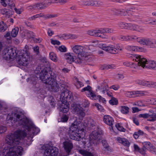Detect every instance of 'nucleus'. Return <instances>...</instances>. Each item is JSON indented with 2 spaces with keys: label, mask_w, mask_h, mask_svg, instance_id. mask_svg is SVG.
Segmentation results:
<instances>
[{
  "label": "nucleus",
  "mask_w": 156,
  "mask_h": 156,
  "mask_svg": "<svg viewBox=\"0 0 156 156\" xmlns=\"http://www.w3.org/2000/svg\"><path fill=\"white\" fill-rule=\"evenodd\" d=\"M7 120H13L18 122L20 126L26 129L28 132V136L32 139L34 136L37 135L39 132L40 129L35 126L26 117H23V115L18 113L14 112L9 113L7 117Z\"/></svg>",
  "instance_id": "nucleus-1"
},
{
  "label": "nucleus",
  "mask_w": 156,
  "mask_h": 156,
  "mask_svg": "<svg viewBox=\"0 0 156 156\" xmlns=\"http://www.w3.org/2000/svg\"><path fill=\"white\" fill-rule=\"evenodd\" d=\"M50 69L49 66L41 69L40 67L38 66L34 72L37 75L39 76V78L43 82L50 86L51 90L54 92H57L59 90V85L56 80L51 78L48 75V72Z\"/></svg>",
  "instance_id": "nucleus-2"
},
{
  "label": "nucleus",
  "mask_w": 156,
  "mask_h": 156,
  "mask_svg": "<svg viewBox=\"0 0 156 156\" xmlns=\"http://www.w3.org/2000/svg\"><path fill=\"white\" fill-rule=\"evenodd\" d=\"M81 123L76 121L72 123L69 129V135L70 139L76 141H80L83 137L82 133L83 131L81 130Z\"/></svg>",
  "instance_id": "nucleus-3"
},
{
  "label": "nucleus",
  "mask_w": 156,
  "mask_h": 156,
  "mask_svg": "<svg viewBox=\"0 0 156 156\" xmlns=\"http://www.w3.org/2000/svg\"><path fill=\"white\" fill-rule=\"evenodd\" d=\"M27 133L24 130H17L14 133L9 134L6 137V143L10 145H15L18 144L21 138H23L27 136Z\"/></svg>",
  "instance_id": "nucleus-4"
},
{
  "label": "nucleus",
  "mask_w": 156,
  "mask_h": 156,
  "mask_svg": "<svg viewBox=\"0 0 156 156\" xmlns=\"http://www.w3.org/2000/svg\"><path fill=\"white\" fill-rule=\"evenodd\" d=\"M134 58L136 63H132L131 67L136 68L137 67V66L136 67L134 65H137L138 66H141L143 68H146L149 69H154L156 67V62L154 61H147V60L143 56L138 55H135Z\"/></svg>",
  "instance_id": "nucleus-5"
},
{
  "label": "nucleus",
  "mask_w": 156,
  "mask_h": 156,
  "mask_svg": "<svg viewBox=\"0 0 156 156\" xmlns=\"http://www.w3.org/2000/svg\"><path fill=\"white\" fill-rule=\"evenodd\" d=\"M62 98V103L60 106V111L64 113H66L69 110V105L68 104V102H70L72 100V95L71 92L68 89L62 91L60 96Z\"/></svg>",
  "instance_id": "nucleus-6"
},
{
  "label": "nucleus",
  "mask_w": 156,
  "mask_h": 156,
  "mask_svg": "<svg viewBox=\"0 0 156 156\" xmlns=\"http://www.w3.org/2000/svg\"><path fill=\"white\" fill-rule=\"evenodd\" d=\"M29 54L26 50L24 52L21 51V54L19 55L17 58V63L20 66H27L29 62Z\"/></svg>",
  "instance_id": "nucleus-7"
},
{
  "label": "nucleus",
  "mask_w": 156,
  "mask_h": 156,
  "mask_svg": "<svg viewBox=\"0 0 156 156\" xmlns=\"http://www.w3.org/2000/svg\"><path fill=\"white\" fill-rule=\"evenodd\" d=\"M23 148L20 146H16L10 148L6 152V156H21L23 154Z\"/></svg>",
  "instance_id": "nucleus-8"
},
{
  "label": "nucleus",
  "mask_w": 156,
  "mask_h": 156,
  "mask_svg": "<svg viewBox=\"0 0 156 156\" xmlns=\"http://www.w3.org/2000/svg\"><path fill=\"white\" fill-rule=\"evenodd\" d=\"M73 51L78 56L84 57L86 55V52H89L90 48L88 46L83 47L80 45H75L72 48Z\"/></svg>",
  "instance_id": "nucleus-9"
},
{
  "label": "nucleus",
  "mask_w": 156,
  "mask_h": 156,
  "mask_svg": "<svg viewBox=\"0 0 156 156\" xmlns=\"http://www.w3.org/2000/svg\"><path fill=\"white\" fill-rule=\"evenodd\" d=\"M58 153V150L57 148L48 145L45 147L44 156H57Z\"/></svg>",
  "instance_id": "nucleus-10"
},
{
  "label": "nucleus",
  "mask_w": 156,
  "mask_h": 156,
  "mask_svg": "<svg viewBox=\"0 0 156 156\" xmlns=\"http://www.w3.org/2000/svg\"><path fill=\"white\" fill-rule=\"evenodd\" d=\"M99 133L95 131H93L90 135V142L91 146H95L99 143Z\"/></svg>",
  "instance_id": "nucleus-11"
},
{
  "label": "nucleus",
  "mask_w": 156,
  "mask_h": 156,
  "mask_svg": "<svg viewBox=\"0 0 156 156\" xmlns=\"http://www.w3.org/2000/svg\"><path fill=\"white\" fill-rule=\"evenodd\" d=\"M73 109L75 111V113L77 114L80 118L84 117L85 113L83 108L81 107L80 105L76 104H73Z\"/></svg>",
  "instance_id": "nucleus-12"
},
{
  "label": "nucleus",
  "mask_w": 156,
  "mask_h": 156,
  "mask_svg": "<svg viewBox=\"0 0 156 156\" xmlns=\"http://www.w3.org/2000/svg\"><path fill=\"white\" fill-rule=\"evenodd\" d=\"M102 49L105 51H108L110 53L112 54H115L117 53L116 51L118 49L120 51L122 50V48L119 46H117L116 48L114 47L113 45L107 46L105 44L102 45Z\"/></svg>",
  "instance_id": "nucleus-13"
},
{
  "label": "nucleus",
  "mask_w": 156,
  "mask_h": 156,
  "mask_svg": "<svg viewBox=\"0 0 156 156\" xmlns=\"http://www.w3.org/2000/svg\"><path fill=\"white\" fill-rule=\"evenodd\" d=\"M153 38L142 37L140 44L151 48Z\"/></svg>",
  "instance_id": "nucleus-14"
},
{
  "label": "nucleus",
  "mask_w": 156,
  "mask_h": 156,
  "mask_svg": "<svg viewBox=\"0 0 156 156\" xmlns=\"http://www.w3.org/2000/svg\"><path fill=\"white\" fill-rule=\"evenodd\" d=\"M153 38L142 37L140 44L151 48Z\"/></svg>",
  "instance_id": "nucleus-15"
},
{
  "label": "nucleus",
  "mask_w": 156,
  "mask_h": 156,
  "mask_svg": "<svg viewBox=\"0 0 156 156\" xmlns=\"http://www.w3.org/2000/svg\"><path fill=\"white\" fill-rule=\"evenodd\" d=\"M103 120L105 123L111 126V128L112 129V125L114 120L112 117L108 115H105L103 117Z\"/></svg>",
  "instance_id": "nucleus-16"
},
{
  "label": "nucleus",
  "mask_w": 156,
  "mask_h": 156,
  "mask_svg": "<svg viewBox=\"0 0 156 156\" xmlns=\"http://www.w3.org/2000/svg\"><path fill=\"white\" fill-rule=\"evenodd\" d=\"M87 34L91 36L99 37L103 38V36L101 35V29L98 30H92L87 31Z\"/></svg>",
  "instance_id": "nucleus-17"
},
{
  "label": "nucleus",
  "mask_w": 156,
  "mask_h": 156,
  "mask_svg": "<svg viewBox=\"0 0 156 156\" xmlns=\"http://www.w3.org/2000/svg\"><path fill=\"white\" fill-rule=\"evenodd\" d=\"M65 150L67 153H69L73 147L72 143L68 141H65L63 143Z\"/></svg>",
  "instance_id": "nucleus-18"
},
{
  "label": "nucleus",
  "mask_w": 156,
  "mask_h": 156,
  "mask_svg": "<svg viewBox=\"0 0 156 156\" xmlns=\"http://www.w3.org/2000/svg\"><path fill=\"white\" fill-rule=\"evenodd\" d=\"M108 86L106 82H103L101 83L100 86L97 87L98 89L100 90L103 94L108 90Z\"/></svg>",
  "instance_id": "nucleus-19"
},
{
  "label": "nucleus",
  "mask_w": 156,
  "mask_h": 156,
  "mask_svg": "<svg viewBox=\"0 0 156 156\" xmlns=\"http://www.w3.org/2000/svg\"><path fill=\"white\" fill-rule=\"evenodd\" d=\"M125 48L129 51H142L143 49V48L142 47L132 45L127 46Z\"/></svg>",
  "instance_id": "nucleus-20"
},
{
  "label": "nucleus",
  "mask_w": 156,
  "mask_h": 156,
  "mask_svg": "<svg viewBox=\"0 0 156 156\" xmlns=\"http://www.w3.org/2000/svg\"><path fill=\"white\" fill-rule=\"evenodd\" d=\"M112 13L114 15H120L122 16H125L126 15L127 11L123 9H113L111 10Z\"/></svg>",
  "instance_id": "nucleus-21"
},
{
  "label": "nucleus",
  "mask_w": 156,
  "mask_h": 156,
  "mask_svg": "<svg viewBox=\"0 0 156 156\" xmlns=\"http://www.w3.org/2000/svg\"><path fill=\"white\" fill-rule=\"evenodd\" d=\"M1 3L4 7H6L8 5L11 9H12L15 5L12 0H2Z\"/></svg>",
  "instance_id": "nucleus-22"
},
{
  "label": "nucleus",
  "mask_w": 156,
  "mask_h": 156,
  "mask_svg": "<svg viewBox=\"0 0 156 156\" xmlns=\"http://www.w3.org/2000/svg\"><path fill=\"white\" fill-rule=\"evenodd\" d=\"M35 74L37 76L35 75L31 76L27 79V81L28 82H29L30 83L35 85L37 83V80L38 78H39V76L37 75L36 73Z\"/></svg>",
  "instance_id": "nucleus-23"
},
{
  "label": "nucleus",
  "mask_w": 156,
  "mask_h": 156,
  "mask_svg": "<svg viewBox=\"0 0 156 156\" xmlns=\"http://www.w3.org/2000/svg\"><path fill=\"white\" fill-rule=\"evenodd\" d=\"M2 55L3 58L7 60H11V56L9 51L8 47L5 48L3 51Z\"/></svg>",
  "instance_id": "nucleus-24"
},
{
  "label": "nucleus",
  "mask_w": 156,
  "mask_h": 156,
  "mask_svg": "<svg viewBox=\"0 0 156 156\" xmlns=\"http://www.w3.org/2000/svg\"><path fill=\"white\" fill-rule=\"evenodd\" d=\"M117 140L120 143H121L124 146L129 147L130 143L128 140L125 138L118 137L117 138Z\"/></svg>",
  "instance_id": "nucleus-25"
},
{
  "label": "nucleus",
  "mask_w": 156,
  "mask_h": 156,
  "mask_svg": "<svg viewBox=\"0 0 156 156\" xmlns=\"http://www.w3.org/2000/svg\"><path fill=\"white\" fill-rule=\"evenodd\" d=\"M64 57L67 60V62L70 64L74 62L75 58H76L75 57H74L73 55H71L70 53H67L65 54L64 55Z\"/></svg>",
  "instance_id": "nucleus-26"
},
{
  "label": "nucleus",
  "mask_w": 156,
  "mask_h": 156,
  "mask_svg": "<svg viewBox=\"0 0 156 156\" xmlns=\"http://www.w3.org/2000/svg\"><path fill=\"white\" fill-rule=\"evenodd\" d=\"M9 51L10 53V55L11 56V59H13L16 56L17 54L15 48H12L11 46L8 47Z\"/></svg>",
  "instance_id": "nucleus-27"
},
{
  "label": "nucleus",
  "mask_w": 156,
  "mask_h": 156,
  "mask_svg": "<svg viewBox=\"0 0 156 156\" xmlns=\"http://www.w3.org/2000/svg\"><path fill=\"white\" fill-rule=\"evenodd\" d=\"M142 86L156 88V82L143 80Z\"/></svg>",
  "instance_id": "nucleus-28"
},
{
  "label": "nucleus",
  "mask_w": 156,
  "mask_h": 156,
  "mask_svg": "<svg viewBox=\"0 0 156 156\" xmlns=\"http://www.w3.org/2000/svg\"><path fill=\"white\" fill-rule=\"evenodd\" d=\"M31 7H32L33 9H42L45 8L43 2L31 5Z\"/></svg>",
  "instance_id": "nucleus-29"
},
{
  "label": "nucleus",
  "mask_w": 156,
  "mask_h": 156,
  "mask_svg": "<svg viewBox=\"0 0 156 156\" xmlns=\"http://www.w3.org/2000/svg\"><path fill=\"white\" fill-rule=\"evenodd\" d=\"M142 37H138L134 35H129V41H135L140 44Z\"/></svg>",
  "instance_id": "nucleus-30"
},
{
  "label": "nucleus",
  "mask_w": 156,
  "mask_h": 156,
  "mask_svg": "<svg viewBox=\"0 0 156 156\" xmlns=\"http://www.w3.org/2000/svg\"><path fill=\"white\" fill-rule=\"evenodd\" d=\"M86 95L87 97L92 100H95L97 98V96L95 94L92 90L89 92H87L86 93Z\"/></svg>",
  "instance_id": "nucleus-31"
},
{
  "label": "nucleus",
  "mask_w": 156,
  "mask_h": 156,
  "mask_svg": "<svg viewBox=\"0 0 156 156\" xmlns=\"http://www.w3.org/2000/svg\"><path fill=\"white\" fill-rule=\"evenodd\" d=\"M59 84L60 86V88L61 91H63L66 90V89H68V86L66 85V83L64 81L60 80Z\"/></svg>",
  "instance_id": "nucleus-32"
},
{
  "label": "nucleus",
  "mask_w": 156,
  "mask_h": 156,
  "mask_svg": "<svg viewBox=\"0 0 156 156\" xmlns=\"http://www.w3.org/2000/svg\"><path fill=\"white\" fill-rule=\"evenodd\" d=\"M7 25L3 21L0 22V32H4L7 30Z\"/></svg>",
  "instance_id": "nucleus-33"
},
{
  "label": "nucleus",
  "mask_w": 156,
  "mask_h": 156,
  "mask_svg": "<svg viewBox=\"0 0 156 156\" xmlns=\"http://www.w3.org/2000/svg\"><path fill=\"white\" fill-rule=\"evenodd\" d=\"M135 97H141L146 95L147 93L146 91H134Z\"/></svg>",
  "instance_id": "nucleus-34"
},
{
  "label": "nucleus",
  "mask_w": 156,
  "mask_h": 156,
  "mask_svg": "<svg viewBox=\"0 0 156 156\" xmlns=\"http://www.w3.org/2000/svg\"><path fill=\"white\" fill-rule=\"evenodd\" d=\"M144 148L148 150L151 151L153 147L152 145L149 142H145L143 143Z\"/></svg>",
  "instance_id": "nucleus-35"
},
{
  "label": "nucleus",
  "mask_w": 156,
  "mask_h": 156,
  "mask_svg": "<svg viewBox=\"0 0 156 156\" xmlns=\"http://www.w3.org/2000/svg\"><path fill=\"white\" fill-rule=\"evenodd\" d=\"M101 34L104 33H112L114 32L112 29L109 28H101Z\"/></svg>",
  "instance_id": "nucleus-36"
},
{
  "label": "nucleus",
  "mask_w": 156,
  "mask_h": 156,
  "mask_svg": "<svg viewBox=\"0 0 156 156\" xmlns=\"http://www.w3.org/2000/svg\"><path fill=\"white\" fill-rule=\"evenodd\" d=\"M50 69L48 72V74L49 76H50L51 78L55 80H56V77L57 75V72L55 71H51L50 70Z\"/></svg>",
  "instance_id": "nucleus-37"
},
{
  "label": "nucleus",
  "mask_w": 156,
  "mask_h": 156,
  "mask_svg": "<svg viewBox=\"0 0 156 156\" xmlns=\"http://www.w3.org/2000/svg\"><path fill=\"white\" fill-rule=\"evenodd\" d=\"M130 23H127L123 22H120L119 23V26L122 29H125L129 30V25Z\"/></svg>",
  "instance_id": "nucleus-38"
},
{
  "label": "nucleus",
  "mask_w": 156,
  "mask_h": 156,
  "mask_svg": "<svg viewBox=\"0 0 156 156\" xmlns=\"http://www.w3.org/2000/svg\"><path fill=\"white\" fill-rule=\"evenodd\" d=\"M42 14V17L45 19H50L52 18H54L57 17L58 16V14H47L46 15H44L43 13H40Z\"/></svg>",
  "instance_id": "nucleus-39"
},
{
  "label": "nucleus",
  "mask_w": 156,
  "mask_h": 156,
  "mask_svg": "<svg viewBox=\"0 0 156 156\" xmlns=\"http://www.w3.org/2000/svg\"><path fill=\"white\" fill-rule=\"evenodd\" d=\"M19 29L18 27H15L13 29L11 32V36L13 37H16L18 34Z\"/></svg>",
  "instance_id": "nucleus-40"
},
{
  "label": "nucleus",
  "mask_w": 156,
  "mask_h": 156,
  "mask_svg": "<svg viewBox=\"0 0 156 156\" xmlns=\"http://www.w3.org/2000/svg\"><path fill=\"white\" fill-rule=\"evenodd\" d=\"M79 153L83 156H93L91 153L82 149L79 151Z\"/></svg>",
  "instance_id": "nucleus-41"
},
{
  "label": "nucleus",
  "mask_w": 156,
  "mask_h": 156,
  "mask_svg": "<svg viewBox=\"0 0 156 156\" xmlns=\"http://www.w3.org/2000/svg\"><path fill=\"white\" fill-rule=\"evenodd\" d=\"M114 67L113 65L104 64L101 66L100 69L102 70L108 69H112Z\"/></svg>",
  "instance_id": "nucleus-42"
},
{
  "label": "nucleus",
  "mask_w": 156,
  "mask_h": 156,
  "mask_svg": "<svg viewBox=\"0 0 156 156\" xmlns=\"http://www.w3.org/2000/svg\"><path fill=\"white\" fill-rule=\"evenodd\" d=\"M144 133L143 131L139 130L137 132H135L134 133L133 136L134 137L135 139H137L140 136L142 135H143Z\"/></svg>",
  "instance_id": "nucleus-43"
},
{
  "label": "nucleus",
  "mask_w": 156,
  "mask_h": 156,
  "mask_svg": "<svg viewBox=\"0 0 156 156\" xmlns=\"http://www.w3.org/2000/svg\"><path fill=\"white\" fill-rule=\"evenodd\" d=\"M49 57L52 60L55 62L57 61V57L56 54L53 52H51L49 54Z\"/></svg>",
  "instance_id": "nucleus-44"
},
{
  "label": "nucleus",
  "mask_w": 156,
  "mask_h": 156,
  "mask_svg": "<svg viewBox=\"0 0 156 156\" xmlns=\"http://www.w3.org/2000/svg\"><path fill=\"white\" fill-rule=\"evenodd\" d=\"M120 111L123 114H127L129 112V108L127 106H122L121 107Z\"/></svg>",
  "instance_id": "nucleus-45"
},
{
  "label": "nucleus",
  "mask_w": 156,
  "mask_h": 156,
  "mask_svg": "<svg viewBox=\"0 0 156 156\" xmlns=\"http://www.w3.org/2000/svg\"><path fill=\"white\" fill-rule=\"evenodd\" d=\"M149 117L150 118L148 120L150 121H154L156 120V114L155 113H149Z\"/></svg>",
  "instance_id": "nucleus-46"
},
{
  "label": "nucleus",
  "mask_w": 156,
  "mask_h": 156,
  "mask_svg": "<svg viewBox=\"0 0 156 156\" xmlns=\"http://www.w3.org/2000/svg\"><path fill=\"white\" fill-rule=\"evenodd\" d=\"M88 124L90 126V128L93 127L94 126H96L97 125L96 122L94 120L91 119H89Z\"/></svg>",
  "instance_id": "nucleus-47"
},
{
  "label": "nucleus",
  "mask_w": 156,
  "mask_h": 156,
  "mask_svg": "<svg viewBox=\"0 0 156 156\" xmlns=\"http://www.w3.org/2000/svg\"><path fill=\"white\" fill-rule=\"evenodd\" d=\"M109 103L112 105H116L118 104L117 100L115 98L112 97L111 99L109 101Z\"/></svg>",
  "instance_id": "nucleus-48"
},
{
  "label": "nucleus",
  "mask_w": 156,
  "mask_h": 156,
  "mask_svg": "<svg viewBox=\"0 0 156 156\" xmlns=\"http://www.w3.org/2000/svg\"><path fill=\"white\" fill-rule=\"evenodd\" d=\"M42 14H38L34 15L28 18V20L30 21L35 20L36 19L40 17H42Z\"/></svg>",
  "instance_id": "nucleus-49"
},
{
  "label": "nucleus",
  "mask_w": 156,
  "mask_h": 156,
  "mask_svg": "<svg viewBox=\"0 0 156 156\" xmlns=\"http://www.w3.org/2000/svg\"><path fill=\"white\" fill-rule=\"evenodd\" d=\"M129 26V30H133L137 31V28H138V26L130 23Z\"/></svg>",
  "instance_id": "nucleus-50"
},
{
  "label": "nucleus",
  "mask_w": 156,
  "mask_h": 156,
  "mask_svg": "<svg viewBox=\"0 0 156 156\" xmlns=\"http://www.w3.org/2000/svg\"><path fill=\"white\" fill-rule=\"evenodd\" d=\"M68 116L66 114L63 115L61 119V121L62 122H66L68 119Z\"/></svg>",
  "instance_id": "nucleus-51"
},
{
  "label": "nucleus",
  "mask_w": 156,
  "mask_h": 156,
  "mask_svg": "<svg viewBox=\"0 0 156 156\" xmlns=\"http://www.w3.org/2000/svg\"><path fill=\"white\" fill-rule=\"evenodd\" d=\"M83 83L82 82L78 80H77L76 82V86L77 88H80L81 87H83Z\"/></svg>",
  "instance_id": "nucleus-52"
},
{
  "label": "nucleus",
  "mask_w": 156,
  "mask_h": 156,
  "mask_svg": "<svg viewBox=\"0 0 156 156\" xmlns=\"http://www.w3.org/2000/svg\"><path fill=\"white\" fill-rule=\"evenodd\" d=\"M43 2L45 8L48 6L50 4L52 3L51 0H45Z\"/></svg>",
  "instance_id": "nucleus-53"
},
{
  "label": "nucleus",
  "mask_w": 156,
  "mask_h": 156,
  "mask_svg": "<svg viewBox=\"0 0 156 156\" xmlns=\"http://www.w3.org/2000/svg\"><path fill=\"white\" fill-rule=\"evenodd\" d=\"M49 100L50 101V104L51 105L54 107L55 104V100L53 98L52 96H50L49 97Z\"/></svg>",
  "instance_id": "nucleus-54"
},
{
  "label": "nucleus",
  "mask_w": 156,
  "mask_h": 156,
  "mask_svg": "<svg viewBox=\"0 0 156 156\" xmlns=\"http://www.w3.org/2000/svg\"><path fill=\"white\" fill-rule=\"evenodd\" d=\"M115 127L119 131H121L124 132L125 130V129H124L122 126H121L119 124H117L115 125Z\"/></svg>",
  "instance_id": "nucleus-55"
},
{
  "label": "nucleus",
  "mask_w": 156,
  "mask_h": 156,
  "mask_svg": "<svg viewBox=\"0 0 156 156\" xmlns=\"http://www.w3.org/2000/svg\"><path fill=\"white\" fill-rule=\"evenodd\" d=\"M83 57H80V56H78V57L77 58H75L74 62H75L77 63H81L82 61V58Z\"/></svg>",
  "instance_id": "nucleus-56"
},
{
  "label": "nucleus",
  "mask_w": 156,
  "mask_h": 156,
  "mask_svg": "<svg viewBox=\"0 0 156 156\" xmlns=\"http://www.w3.org/2000/svg\"><path fill=\"white\" fill-rule=\"evenodd\" d=\"M91 90V87L89 85H87V87H85L81 90V92H83L85 91H87L89 92L90 90Z\"/></svg>",
  "instance_id": "nucleus-57"
},
{
  "label": "nucleus",
  "mask_w": 156,
  "mask_h": 156,
  "mask_svg": "<svg viewBox=\"0 0 156 156\" xmlns=\"http://www.w3.org/2000/svg\"><path fill=\"white\" fill-rule=\"evenodd\" d=\"M134 91L132 92H127L126 93V95L128 97H135V94Z\"/></svg>",
  "instance_id": "nucleus-58"
},
{
  "label": "nucleus",
  "mask_w": 156,
  "mask_h": 156,
  "mask_svg": "<svg viewBox=\"0 0 156 156\" xmlns=\"http://www.w3.org/2000/svg\"><path fill=\"white\" fill-rule=\"evenodd\" d=\"M129 35L128 36H121L120 37L119 39L122 41H129Z\"/></svg>",
  "instance_id": "nucleus-59"
},
{
  "label": "nucleus",
  "mask_w": 156,
  "mask_h": 156,
  "mask_svg": "<svg viewBox=\"0 0 156 156\" xmlns=\"http://www.w3.org/2000/svg\"><path fill=\"white\" fill-rule=\"evenodd\" d=\"M149 113H144L143 114H139V117L140 118H147L149 117Z\"/></svg>",
  "instance_id": "nucleus-60"
},
{
  "label": "nucleus",
  "mask_w": 156,
  "mask_h": 156,
  "mask_svg": "<svg viewBox=\"0 0 156 156\" xmlns=\"http://www.w3.org/2000/svg\"><path fill=\"white\" fill-rule=\"evenodd\" d=\"M99 99L100 101L104 103H106V101L105 99L103 98L100 95L97 96V99Z\"/></svg>",
  "instance_id": "nucleus-61"
},
{
  "label": "nucleus",
  "mask_w": 156,
  "mask_h": 156,
  "mask_svg": "<svg viewBox=\"0 0 156 156\" xmlns=\"http://www.w3.org/2000/svg\"><path fill=\"white\" fill-rule=\"evenodd\" d=\"M59 51L62 52H65L66 51V48L64 46H59L58 48Z\"/></svg>",
  "instance_id": "nucleus-62"
},
{
  "label": "nucleus",
  "mask_w": 156,
  "mask_h": 156,
  "mask_svg": "<svg viewBox=\"0 0 156 156\" xmlns=\"http://www.w3.org/2000/svg\"><path fill=\"white\" fill-rule=\"evenodd\" d=\"M95 106L97 108V109L99 111H101L103 110V107L98 103H95Z\"/></svg>",
  "instance_id": "nucleus-63"
},
{
  "label": "nucleus",
  "mask_w": 156,
  "mask_h": 156,
  "mask_svg": "<svg viewBox=\"0 0 156 156\" xmlns=\"http://www.w3.org/2000/svg\"><path fill=\"white\" fill-rule=\"evenodd\" d=\"M151 48H156V40L154 39H153Z\"/></svg>",
  "instance_id": "nucleus-64"
}]
</instances>
